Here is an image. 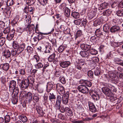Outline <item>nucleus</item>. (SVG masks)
<instances>
[{"label": "nucleus", "instance_id": "11", "mask_svg": "<svg viewBox=\"0 0 123 123\" xmlns=\"http://www.w3.org/2000/svg\"><path fill=\"white\" fill-rule=\"evenodd\" d=\"M71 64L69 61L61 62L60 63V65L62 68H65L68 67Z\"/></svg>", "mask_w": 123, "mask_h": 123}, {"label": "nucleus", "instance_id": "57", "mask_svg": "<svg viewBox=\"0 0 123 123\" xmlns=\"http://www.w3.org/2000/svg\"><path fill=\"white\" fill-rule=\"evenodd\" d=\"M48 46L46 47V53H49L51 52L52 50L51 49V47L49 44L48 45Z\"/></svg>", "mask_w": 123, "mask_h": 123}, {"label": "nucleus", "instance_id": "13", "mask_svg": "<svg viewBox=\"0 0 123 123\" xmlns=\"http://www.w3.org/2000/svg\"><path fill=\"white\" fill-rule=\"evenodd\" d=\"M80 47L82 49L88 51L91 48V45L89 44L82 43L80 45Z\"/></svg>", "mask_w": 123, "mask_h": 123}, {"label": "nucleus", "instance_id": "47", "mask_svg": "<svg viewBox=\"0 0 123 123\" xmlns=\"http://www.w3.org/2000/svg\"><path fill=\"white\" fill-rule=\"evenodd\" d=\"M115 61L117 64L122 65L123 61L122 60L117 58H115Z\"/></svg>", "mask_w": 123, "mask_h": 123}, {"label": "nucleus", "instance_id": "53", "mask_svg": "<svg viewBox=\"0 0 123 123\" xmlns=\"http://www.w3.org/2000/svg\"><path fill=\"white\" fill-rule=\"evenodd\" d=\"M39 41V40L37 36L34 37L32 39V41L34 43L36 44H37Z\"/></svg>", "mask_w": 123, "mask_h": 123}, {"label": "nucleus", "instance_id": "12", "mask_svg": "<svg viewBox=\"0 0 123 123\" xmlns=\"http://www.w3.org/2000/svg\"><path fill=\"white\" fill-rule=\"evenodd\" d=\"M33 95L30 92H27L26 96V101L29 103H30L32 99Z\"/></svg>", "mask_w": 123, "mask_h": 123}, {"label": "nucleus", "instance_id": "62", "mask_svg": "<svg viewBox=\"0 0 123 123\" xmlns=\"http://www.w3.org/2000/svg\"><path fill=\"white\" fill-rule=\"evenodd\" d=\"M5 122L6 123L9 122L10 120V117L9 115H6L4 117Z\"/></svg>", "mask_w": 123, "mask_h": 123}, {"label": "nucleus", "instance_id": "46", "mask_svg": "<svg viewBox=\"0 0 123 123\" xmlns=\"http://www.w3.org/2000/svg\"><path fill=\"white\" fill-rule=\"evenodd\" d=\"M38 94L37 93H35L34 95L33 99L35 102H37L39 100Z\"/></svg>", "mask_w": 123, "mask_h": 123}, {"label": "nucleus", "instance_id": "22", "mask_svg": "<svg viewBox=\"0 0 123 123\" xmlns=\"http://www.w3.org/2000/svg\"><path fill=\"white\" fill-rule=\"evenodd\" d=\"M111 10L108 9L104 11L102 14L103 16H108L111 15Z\"/></svg>", "mask_w": 123, "mask_h": 123}, {"label": "nucleus", "instance_id": "49", "mask_svg": "<svg viewBox=\"0 0 123 123\" xmlns=\"http://www.w3.org/2000/svg\"><path fill=\"white\" fill-rule=\"evenodd\" d=\"M75 66L76 68L80 70L82 69V67L83 66L81 65L79 63H78L77 61H76L75 63Z\"/></svg>", "mask_w": 123, "mask_h": 123}, {"label": "nucleus", "instance_id": "40", "mask_svg": "<svg viewBox=\"0 0 123 123\" xmlns=\"http://www.w3.org/2000/svg\"><path fill=\"white\" fill-rule=\"evenodd\" d=\"M25 46V44L24 43H23L19 46V48L18 49L21 53L24 49Z\"/></svg>", "mask_w": 123, "mask_h": 123}, {"label": "nucleus", "instance_id": "42", "mask_svg": "<svg viewBox=\"0 0 123 123\" xmlns=\"http://www.w3.org/2000/svg\"><path fill=\"white\" fill-rule=\"evenodd\" d=\"M12 46L14 49H17L19 48V45L17 42L14 41L13 42Z\"/></svg>", "mask_w": 123, "mask_h": 123}, {"label": "nucleus", "instance_id": "3", "mask_svg": "<svg viewBox=\"0 0 123 123\" xmlns=\"http://www.w3.org/2000/svg\"><path fill=\"white\" fill-rule=\"evenodd\" d=\"M108 87H105L102 88V90L103 92L107 96L110 97L112 96V94L111 90Z\"/></svg>", "mask_w": 123, "mask_h": 123}, {"label": "nucleus", "instance_id": "7", "mask_svg": "<svg viewBox=\"0 0 123 123\" xmlns=\"http://www.w3.org/2000/svg\"><path fill=\"white\" fill-rule=\"evenodd\" d=\"M90 110L92 112H95L96 111V109L94 104L90 101L88 102Z\"/></svg>", "mask_w": 123, "mask_h": 123}, {"label": "nucleus", "instance_id": "35", "mask_svg": "<svg viewBox=\"0 0 123 123\" xmlns=\"http://www.w3.org/2000/svg\"><path fill=\"white\" fill-rule=\"evenodd\" d=\"M28 80V83L31 84H33L34 82V80L33 77L32 76H30L28 77L27 79H25Z\"/></svg>", "mask_w": 123, "mask_h": 123}, {"label": "nucleus", "instance_id": "58", "mask_svg": "<svg viewBox=\"0 0 123 123\" xmlns=\"http://www.w3.org/2000/svg\"><path fill=\"white\" fill-rule=\"evenodd\" d=\"M10 30V27H7L3 31V32L5 34H8L9 33Z\"/></svg>", "mask_w": 123, "mask_h": 123}, {"label": "nucleus", "instance_id": "51", "mask_svg": "<svg viewBox=\"0 0 123 123\" xmlns=\"http://www.w3.org/2000/svg\"><path fill=\"white\" fill-rule=\"evenodd\" d=\"M43 65L41 62H38L35 65V67L37 69H40L43 67Z\"/></svg>", "mask_w": 123, "mask_h": 123}, {"label": "nucleus", "instance_id": "54", "mask_svg": "<svg viewBox=\"0 0 123 123\" xmlns=\"http://www.w3.org/2000/svg\"><path fill=\"white\" fill-rule=\"evenodd\" d=\"M117 15L119 16H123V9H122L118 11L116 13Z\"/></svg>", "mask_w": 123, "mask_h": 123}, {"label": "nucleus", "instance_id": "50", "mask_svg": "<svg viewBox=\"0 0 123 123\" xmlns=\"http://www.w3.org/2000/svg\"><path fill=\"white\" fill-rule=\"evenodd\" d=\"M89 53L90 55H96L97 54L98 51L95 49H90Z\"/></svg>", "mask_w": 123, "mask_h": 123}, {"label": "nucleus", "instance_id": "20", "mask_svg": "<svg viewBox=\"0 0 123 123\" xmlns=\"http://www.w3.org/2000/svg\"><path fill=\"white\" fill-rule=\"evenodd\" d=\"M12 94V96L14 97V96H17L18 92L19 90L18 88L17 87H15L13 88Z\"/></svg>", "mask_w": 123, "mask_h": 123}, {"label": "nucleus", "instance_id": "15", "mask_svg": "<svg viewBox=\"0 0 123 123\" xmlns=\"http://www.w3.org/2000/svg\"><path fill=\"white\" fill-rule=\"evenodd\" d=\"M63 96L62 97V103L66 105L67 104L68 102V94H64Z\"/></svg>", "mask_w": 123, "mask_h": 123}, {"label": "nucleus", "instance_id": "55", "mask_svg": "<svg viewBox=\"0 0 123 123\" xmlns=\"http://www.w3.org/2000/svg\"><path fill=\"white\" fill-rule=\"evenodd\" d=\"M14 3V1L13 0H7L6 2V5L8 6L13 5Z\"/></svg>", "mask_w": 123, "mask_h": 123}, {"label": "nucleus", "instance_id": "14", "mask_svg": "<svg viewBox=\"0 0 123 123\" xmlns=\"http://www.w3.org/2000/svg\"><path fill=\"white\" fill-rule=\"evenodd\" d=\"M16 86V83L14 80L11 81L9 83V90L10 91L12 92L13 88L15 87Z\"/></svg>", "mask_w": 123, "mask_h": 123}, {"label": "nucleus", "instance_id": "33", "mask_svg": "<svg viewBox=\"0 0 123 123\" xmlns=\"http://www.w3.org/2000/svg\"><path fill=\"white\" fill-rule=\"evenodd\" d=\"M102 23V20L101 18L96 19L94 22V25L95 26L100 25Z\"/></svg>", "mask_w": 123, "mask_h": 123}, {"label": "nucleus", "instance_id": "18", "mask_svg": "<svg viewBox=\"0 0 123 123\" xmlns=\"http://www.w3.org/2000/svg\"><path fill=\"white\" fill-rule=\"evenodd\" d=\"M53 87V85L52 82H49L48 83L46 88V91L48 93L50 92Z\"/></svg>", "mask_w": 123, "mask_h": 123}, {"label": "nucleus", "instance_id": "32", "mask_svg": "<svg viewBox=\"0 0 123 123\" xmlns=\"http://www.w3.org/2000/svg\"><path fill=\"white\" fill-rule=\"evenodd\" d=\"M70 10L68 8L66 7L65 9L64 14L67 17L70 16Z\"/></svg>", "mask_w": 123, "mask_h": 123}, {"label": "nucleus", "instance_id": "44", "mask_svg": "<svg viewBox=\"0 0 123 123\" xmlns=\"http://www.w3.org/2000/svg\"><path fill=\"white\" fill-rule=\"evenodd\" d=\"M56 107L57 109L59 110L62 113H64L66 111L65 108H64V107L62 106H61L60 105H59L58 107Z\"/></svg>", "mask_w": 123, "mask_h": 123}, {"label": "nucleus", "instance_id": "41", "mask_svg": "<svg viewBox=\"0 0 123 123\" xmlns=\"http://www.w3.org/2000/svg\"><path fill=\"white\" fill-rule=\"evenodd\" d=\"M9 94L7 92H5L3 95V98L5 100H6L9 98Z\"/></svg>", "mask_w": 123, "mask_h": 123}, {"label": "nucleus", "instance_id": "28", "mask_svg": "<svg viewBox=\"0 0 123 123\" xmlns=\"http://www.w3.org/2000/svg\"><path fill=\"white\" fill-rule=\"evenodd\" d=\"M38 34L37 35V36L38 37V39L39 40L42 39L45 37L43 35H45L48 34L47 33H43L41 32H38L37 33Z\"/></svg>", "mask_w": 123, "mask_h": 123}, {"label": "nucleus", "instance_id": "23", "mask_svg": "<svg viewBox=\"0 0 123 123\" xmlns=\"http://www.w3.org/2000/svg\"><path fill=\"white\" fill-rule=\"evenodd\" d=\"M95 34L98 37H101L103 36V34L101 31L100 29H97L95 32Z\"/></svg>", "mask_w": 123, "mask_h": 123}, {"label": "nucleus", "instance_id": "10", "mask_svg": "<svg viewBox=\"0 0 123 123\" xmlns=\"http://www.w3.org/2000/svg\"><path fill=\"white\" fill-rule=\"evenodd\" d=\"M15 32L14 29H12L10 31L9 33H8L6 37L7 39L9 40H11L14 37Z\"/></svg>", "mask_w": 123, "mask_h": 123}, {"label": "nucleus", "instance_id": "9", "mask_svg": "<svg viewBox=\"0 0 123 123\" xmlns=\"http://www.w3.org/2000/svg\"><path fill=\"white\" fill-rule=\"evenodd\" d=\"M29 83L27 80L25 79L22 82V84L21 86V88L23 90L26 89L28 86Z\"/></svg>", "mask_w": 123, "mask_h": 123}, {"label": "nucleus", "instance_id": "4", "mask_svg": "<svg viewBox=\"0 0 123 123\" xmlns=\"http://www.w3.org/2000/svg\"><path fill=\"white\" fill-rule=\"evenodd\" d=\"M78 89L79 91L84 94L87 93L89 92V89L86 86L83 85H81L79 86Z\"/></svg>", "mask_w": 123, "mask_h": 123}, {"label": "nucleus", "instance_id": "52", "mask_svg": "<svg viewBox=\"0 0 123 123\" xmlns=\"http://www.w3.org/2000/svg\"><path fill=\"white\" fill-rule=\"evenodd\" d=\"M12 102L13 104H16L18 101L17 96H14V97L12 96Z\"/></svg>", "mask_w": 123, "mask_h": 123}, {"label": "nucleus", "instance_id": "21", "mask_svg": "<svg viewBox=\"0 0 123 123\" xmlns=\"http://www.w3.org/2000/svg\"><path fill=\"white\" fill-rule=\"evenodd\" d=\"M2 54L4 56L7 58L10 57L11 55V52L8 50L4 51L2 53Z\"/></svg>", "mask_w": 123, "mask_h": 123}, {"label": "nucleus", "instance_id": "30", "mask_svg": "<svg viewBox=\"0 0 123 123\" xmlns=\"http://www.w3.org/2000/svg\"><path fill=\"white\" fill-rule=\"evenodd\" d=\"M110 27L108 24H105L103 26V30L106 33H108L109 29Z\"/></svg>", "mask_w": 123, "mask_h": 123}, {"label": "nucleus", "instance_id": "1", "mask_svg": "<svg viewBox=\"0 0 123 123\" xmlns=\"http://www.w3.org/2000/svg\"><path fill=\"white\" fill-rule=\"evenodd\" d=\"M25 20L26 22L28 23L27 25L26 28L24 29V31H27V33L29 34L33 33L35 29V26L34 25L31 24L30 25L31 22L30 16L29 15H27L25 16Z\"/></svg>", "mask_w": 123, "mask_h": 123}, {"label": "nucleus", "instance_id": "19", "mask_svg": "<svg viewBox=\"0 0 123 123\" xmlns=\"http://www.w3.org/2000/svg\"><path fill=\"white\" fill-rule=\"evenodd\" d=\"M0 67H2L3 70L6 71L8 70L9 69V65L7 63H5L3 64H1L0 65Z\"/></svg>", "mask_w": 123, "mask_h": 123}, {"label": "nucleus", "instance_id": "56", "mask_svg": "<svg viewBox=\"0 0 123 123\" xmlns=\"http://www.w3.org/2000/svg\"><path fill=\"white\" fill-rule=\"evenodd\" d=\"M5 38L2 37L0 38V46H2L5 43Z\"/></svg>", "mask_w": 123, "mask_h": 123}, {"label": "nucleus", "instance_id": "63", "mask_svg": "<svg viewBox=\"0 0 123 123\" xmlns=\"http://www.w3.org/2000/svg\"><path fill=\"white\" fill-rule=\"evenodd\" d=\"M35 1L36 0H27L26 2L29 5H31L33 4Z\"/></svg>", "mask_w": 123, "mask_h": 123}, {"label": "nucleus", "instance_id": "39", "mask_svg": "<svg viewBox=\"0 0 123 123\" xmlns=\"http://www.w3.org/2000/svg\"><path fill=\"white\" fill-rule=\"evenodd\" d=\"M26 93V92L24 91H21L20 94V98L22 99H23L24 97H26L27 94Z\"/></svg>", "mask_w": 123, "mask_h": 123}, {"label": "nucleus", "instance_id": "60", "mask_svg": "<svg viewBox=\"0 0 123 123\" xmlns=\"http://www.w3.org/2000/svg\"><path fill=\"white\" fill-rule=\"evenodd\" d=\"M98 39V38H97L95 36H93L91 37L90 38V41L92 42L95 43L96 42Z\"/></svg>", "mask_w": 123, "mask_h": 123}, {"label": "nucleus", "instance_id": "16", "mask_svg": "<svg viewBox=\"0 0 123 123\" xmlns=\"http://www.w3.org/2000/svg\"><path fill=\"white\" fill-rule=\"evenodd\" d=\"M80 54L83 57L89 58L90 56L89 52L87 51H81Z\"/></svg>", "mask_w": 123, "mask_h": 123}, {"label": "nucleus", "instance_id": "29", "mask_svg": "<svg viewBox=\"0 0 123 123\" xmlns=\"http://www.w3.org/2000/svg\"><path fill=\"white\" fill-rule=\"evenodd\" d=\"M71 15L72 17L75 18H78L80 16L79 13L77 12H74L72 13Z\"/></svg>", "mask_w": 123, "mask_h": 123}, {"label": "nucleus", "instance_id": "6", "mask_svg": "<svg viewBox=\"0 0 123 123\" xmlns=\"http://www.w3.org/2000/svg\"><path fill=\"white\" fill-rule=\"evenodd\" d=\"M36 108L39 116L40 117L43 116L44 113L41 107L39 105H36Z\"/></svg>", "mask_w": 123, "mask_h": 123}, {"label": "nucleus", "instance_id": "8", "mask_svg": "<svg viewBox=\"0 0 123 123\" xmlns=\"http://www.w3.org/2000/svg\"><path fill=\"white\" fill-rule=\"evenodd\" d=\"M39 57L38 56L35 55L30 60V62L34 64L38 62L39 61Z\"/></svg>", "mask_w": 123, "mask_h": 123}, {"label": "nucleus", "instance_id": "34", "mask_svg": "<svg viewBox=\"0 0 123 123\" xmlns=\"http://www.w3.org/2000/svg\"><path fill=\"white\" fill-rule=\"evenodd\" d=\"M20 53L18 49L17 50H14L12 51V55L13 56H16Z\"/></svg>", "mask_w": 123, "mask_h": 123}, {"label": "nucleus", "instance_id": "5", "mask_svg": "<svg viewBox=\"0 0 123 123\" xmlns=\"http://www.w3.org/2000/svg\"><path fill=\"white\" fill-rule=\"evenodd\" d=\"M97 5L98 6V10L100 12H101L102 10L108 8V3L105 2L102 3L99 5L98 4Z\"/></svg>", "mask_w": 123, "mask_h": 123}, {"label": "nucleus", "instance_id": "59", "mask_svg": "<svg viewBox=\"0 0 123 123\" xmlns=\"http://www.w3.org/2000/svg\"><path fill=\"white\" fill-rule=\"evenodd\" d=\"M65 49V47L63 45H61L58 48V50L59 53L62 52Z\"/></svg>", "mask_w": 123, "mask_h": 123}, {"label": "nucleus", "instance_id": "26", "mask_svg": "<svg viewBox=\"0 0 123 123\" xmlns=\"http://www.w3.org/2000/svg\"><path fill=\"white\" fill-rule=\"evenodd\" d=\"M104 85L107 87H108L109 88H111V91H112L116 92L117 91L116 88L114 86L112 85L111 84L107 83H105L104 84Z\"/></svg>", "mask_w": 123, "mask_h": 123}, {"label": "nucleus", "instance_id": "31", "mask_svg": "<svg viewBox=\"0 0 123 123\" xmlns=\"http://www.w3.org/2000/svg\"><path fill=\"white\" fill-rule=\"evenodd\" d=\"M66 113L68 116H71L73 115V113L70 109L68 107H65Z\"/></svg>", "mask_w": 123, "mask_h": 123}, {"label": "nucleus", "instance_id": "43", "mask_svg": "<svg viewBox=\"0 0 123 123\" xmlns=\"http://www.w3.org/2000/svg\"><path fill=\"white\" fill-rule=\"evenodd\" d=\"M59 80L60 82L63 84L66 83V80L65 77L63 76H61L59 78Z\"/></svg>", "mask_w": 123, "mask_h": 123}, {"label": "nucleus", "instance_id": "2", "mask_svg": "<svg viewBox=\"0 0 123 123\" xmlns=\"http://www.w3.org/2000/svg\"><path fill=\"white\" fill-rule=\"evenodd\" d=\"M56 88L58 92L60 95L62 96L65 94V88L61 85L57 84L56 85Z\"/></svg>", "mask_w": 123, "mask_h": 123}, {"label": "nucleus", "instance_id": "37", "mask_svg": "<svg viewBox=\"0 0 123 123\" xmlns=\"http://www.w3.org/2000/svg\"><path fill=\"white\" fill-rule=\"evenodd\" d=\"M28 12L30 14H33L35 11V8L34 7L31 6H28Z\"/></svg>", "mask_w": 123, "mask_h": 123}, {"label": "nucleus", "instance_id": "17", "mask_svg": "<svg viewBox=\"0 0 123 123\" xmlns=\"http://www.w3.org/2000/svg\"><path fill=\"white\" fill-rule=\"evenodd\" d=\"M61 101L62 99L60 95H58L56 101L55 106V107H58V106H59V105H61Z\"/></svg>", "mask_w": 123, "mask_h": 123}, {"label": "nucleus", "instance_id": "48", "mask_svg": "<svg viewBox=\"0 0 123 123\" xmlns=\"http://www.w3.org/2000/svg\"><path fill=\"white\" fill-rule=\"evenodd\" d=\"M96 14L91 11L88 14V18L90 19H91L95 16Z\"/></svg>", "mask_w": 123, "mask_h": 123}, {"label": "nucleus", "instance_id": "36", "mask_svg": "<svg viewBox=\"0 0 123 123\" xmlns=\"http://www.w3.org/2000/svg\"><path fill=\"white\" fill-rule=\"evenodd\" d=\"M49 100L51 102H52L53 99H56L55 96L54 94L53 93L51 92L49 93Z\"/></svg>", "mask_w": 123, "mask_h": 123}, {"label": "nucleus", "instance_id": "38", "mask_svg": "<svg viewBox=\"0 0 123 123\" xmlns=\"http://www.w3.org/2000/svg\"><path fill=\"white\" fill-rule=\"evenodd\" d=\"M82 84L84 85H85L89 87L91 86L92 85V83L89 81L83 80H82Z\"/></svg>", "mask_w": 123, "mask_h": 123}, {"label": "nucleus", "instance_id": "24", "mask_svg": "<svg viewBox=\"0 0 123 123\" xmlns=\"http://www.w3.org/2000/svg\"><path fill=\"white\" fill-rule=\"evenodd\" d=\"M120 29L119 26H113L110 29V31L112 33L118 31Z\"/></svg>", "mask_w": 123, "mask_h": 123}, {"label": "nucleus", "instance_id": "27", "mask_svg": "<svg viewBox=\"0 0 123 123\" xmlns=\"http://www.w3.org/2000/svg\"><path fill=\"white\" fill-rule=\"evenodd\" d=\"M81 18L83 19L82 21L81 22L83 26H85L87 22L86 19L87 16L86 15H83L82 16Z\"/></svg>", "mask_w": 123, "mask_h": 123}, {"label": "nucleus", "instance_id": "45", "mask_svg": "<svg viewBox=\"0 0 123 123\" xmlns=\"http://www.w3.org/2000/svg\"><path fill=\"white\" fill-rule=\"evenodd\" d=\"M55 54L53 53L49 56L48 58V60L50 62L52 61L55 58Z\"/></svg>", "mask_w": 123, "mask_h": 123}, {"label": "nucleus", "instance_id": "61", "mask_svg": "<svg viewBox=\"0 0 123 123\" xmlns=\"http://www.w3.org/2000/svg\"><path fill=\"white\" fill-rule=\"evenodd\" d=\"M77 62L81 65L83 66L84 65L85 63V61L82 59H78Z\"/></svg>", "mask_w": 123, "mask_h": 123}, {"label": "nucleus", "instance_id": "25", "mask_svg": "<svg viewBox=\"0 0 123 123\" xmlns=\"http://www.w3.org/2000/svg\"><path fill=\"white\" fill-rule=\"evenodd\" d=\"M18 118L23 123L26 122L28 120L26 116L23 115L19 116H18Z\"/></svg>", "mask_w": 123, "mask_h": 123}, {"label": "nucleus", "instance_id": "64", "mask_svg": "<svg viewBox=\"0 0 123 123\" xmlns=\"http://www.w3.org/2000/svg\"><path fill=\"white\" fill-rule=\"evenodd\" d=\"M81 21L82 18H80L75 20L74 21V23L76 25H79L81 23Z\"/></svg>", "mask_w": 123, "mask_h": 123}]
</instances>
